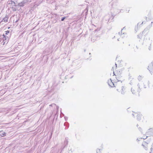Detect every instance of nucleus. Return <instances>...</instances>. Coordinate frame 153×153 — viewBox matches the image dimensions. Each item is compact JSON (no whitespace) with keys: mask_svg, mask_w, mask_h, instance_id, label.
<instances>
[{"mask_svg":"<svg viewBox=\"0 0 153 153\" xmlns=\"http://www.w3.org/2000/svg\"><path fill=\"white\" fill-rule=\"evenodd\" d=\"M114 74L112 79L108 80L107 83L108 85L111 87H118L119 85L117 82L120 80L122 77L120 71L114 72Z\"/></svg>","mask_w":153,"mask_h":153,"instance_id":"1","label":"nucleus"},{"mask_svg":"<svg viewBox=\"0 0 153 153\" xmlns=\"http://www.w3.org/2000/svg\"><path fill=\"white\" fill-rule=\"evenodd\" d=\"M7 5L8 7L12 8L13 11H15L16 10L17 5L14 2L12 1H9L7 2Z\"/></svg>","mask_w":153,"mask_h":153,"instance_id":"2","label":"nucleus"},{"mask_svg":"<svg viewBox=\"0 0 153 153\" xmlns=\"http://www.w3.org/2000/svg\"><path fill=\"white\" fill-rule=\"evenodd\" d=\"M147 136H146L144 137V138L143 139L141 138H139V139H137V142L138 143H139V141H141V142H143L142 143V146H143V147L146 149H147L148 148V143L146 141H144V139L146 138H147Z\"/></svg>","mask_w":153,"mask_h":153,"instance_id":"3","label":"nucleus"},{"mask_svg":"<svg viewBox=\"0 0 153 153\" xmlns=\"http://www.w3.org/2000/svg\"><path fill=\"white\" fill-rule=\"evenodd\" d=\"M9 37L10 36H6L4 34L0 36V42L2 40L3 42V45L6 43H7L9 40Z\"/></svg>","mask_w":153,"mask_h":153,"instance_id":"4","label":"nucleus"},{"mask_svg":"<svg viewBox=\"0 0 153 153\" xmlns=\"http://www.w3.org/2000/svg\"><path fill=\"white\" fill-rule=\"evenodd\" d=\"M134 115L136 117L137 119H140L141 116V115L140 114V113H135Z\"/></svg>","mask_w":153,"mask_h":153,"instance_id":"5","label":"nucleus"},{"mask_svg":"<svg viewBox=\"0 0 153 153\" xmlns=\"http://www.w3.org/2000/svg\"><path fill=\"white\" fill-rule=\"evenodd\" d=\"M9 17L8 16L6 15L5 17L3 19L2 22H7V20L8 19Z\"/></svg>","mask_w":153,"mask_h":153,"instance_id":"6","label":"nucleus"},{"mask_svg":"<svg viewBox=\"0 0 153 153\" xmlns=\"http://www.w3.org/2000/svg\"><path fill=\"white\" fill-rule=\"evenodd\" d=\"M0 135L2 137H4L5 136V132L2 131H0Z\"/></svg>","mask_w":153,"mask_h":153,"instance_id":"7","label":"nucleus"},{"mask_svg":"<svg viewBox=\"0 0 153 153\" xmlns=\"http://www.w3.org/2000/svg\"><path fill=\"white\" fill-rule=\"evenodd\" d=\"M24 4L22 2V1L20 3H19L18 4V5L20 7H22L24 6Z\"/></svg>","mask_w":153,"mask_h":153,"instance_id":"8","label":"nucleus"},{"mask_svg":"<svg viewBox=\"0 0 153 153\" xmlns=\"http://www.w3.org/2000/svg\"><path fill=\"white\" fill-rule=\"evenodd\" d=\"M22 1L23 3L25 4L29 1V0H23Z\"/></svg>","mask_w":153,"mask_h":153,"instance_id":"9","label":"nucleus"},{"mask_svg":"<svg viewBox=\"0 0 153 153\" xmlns=\"http://www.w3.org/2000/svg\"><path fill=\"white\" fill-rule=\"evenodd\" d=\"M5 34H4V35H5L6 36H7V35H8V34L10 32L9 31L7 30L5 32Z\"/></svg>","mask_w":153,"mask_h":153,"instance_id":"10","label":"nucleus"},{"mask_svg":"<svg viewBox=\"0 0 153 153\" xmlns=\"http://www.w3.org/2000/svg\"><path fill=\"white\" fill-rule=\"evenodd\" d=\"M141 77H142V76H140V75H139L138 76V79L139 80H140L141 79Z\"/></svg>","mask_w":153,"mask_h":153,"instance_id":"11","label":"nucleus"},{"mask_svg":"<svg viewBox=\"0 0 153 153\" xmlns=\"http://www.w3.org/2000/svg\"><path fill=\"white\" fill-rule=\"evenodd\" d=\"M65 17H62L61 19V21H63L65 19Z\"/></svg>","mask_w":153,"mask_h":153,"instance_id":"12","label":"nucleus"},{"mask_svg":"<svg viewBox=\"0 0 153 153\" xmlns=\"http://www.w3.org/2000/svg\"><path fill=\"white\" fill-rule=\"evenodd\" d=\"M125 11H126V13H128L129 12V10L128 9V10L126 9V10Z\"/></svg>","mask_w":153,"mask_h":153,"instance_id":"13","label":"nucleus"},{"mask_svg":"<svg viewBox=\"0 0 153 153\" xmlns=\"http://www.w3.org/2000/svg\"><path fill=\"white\" fill-rule=\"evenodd\" d=\"M99 151H100V149H98L97 151V153H98V152Z\"/></svg>","mask_w":153,"mask_h":153,"instance_id":"14","label":"nucleus"},{"mask_svg":"<svg viewBox=\"0 0 153 153\" xmlns=\"http://www.w3.org/2000/svg\"><path fill=\"white\" fill-rule=\"evenodd\" d=\"M0 134H1V133H0Z\"/></svg>","mask_w":153,"mask_h":153,"instance_id":"15","label":"nucleus"}]
</instances>
